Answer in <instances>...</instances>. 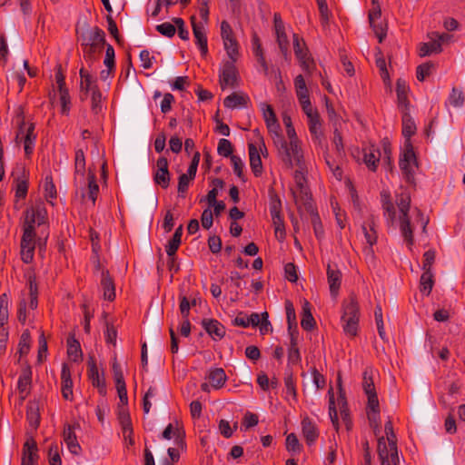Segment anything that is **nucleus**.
I'll return each mask as SVG.
<instances>
[{"label":"nucleus","mask_w":465,"mask_h":465,"mask_svg":"<svg viewBox=\"0 0 465 465\" xmlns=\"http://www.w3.org/2000/svg\"><path fill=\"white\" fill-rule=\"evenodd\" d=\"M273 143L277 148L278 156L288 169L294 166L301 170L304 168V156L302 143H287L284 136L276 135L273 137Z\"/></svg>","instance_id":"1"},{"label":"nucleus","mask_w":465,"mask_h":465,"mask_svg":"<svg viewBox=\"0 0 465 465\" xmlns=\"http://www.w3.org/2000/svg\"><path fill=\"white\" fill-rule=\"evenodd\" d=\"M387 441L384 437L378 440V455L381 465H398L400 458L396 445V436L392 422L388 420L384 425Z\"/></svg>","instance_id":"2"},{"label":"nucleus","mask_w":465,"mask_h":465,"mask_svg":"<svg viewBox=\"0 0 465 465\" xmlns=\"http://www.w3.org/2000/svg\"><path fill=\"white\" fill-rule=\"evenodd\" d=\"M27 280L28 292L22 293L17 310V319L22 324H25L28 318L27 306L32 311H35L38 306V287L36 278L35 274L31 273L28 275Z\"/></svg>","instance_id":"3"},{"label":"nucleus","mask_w":465,"mask_h":465,"mask_svg":"<svg viewBox=\"0 0 465 465\" xmlns=\"http://www.w3.org/2000/svg\"><path fill=\"white\" fill-rule=\"evenodd\" d=\"M15 123L18 125L15 140L17 143L21 141L24 142L25 153L27 156H29L33 153L36 135L34 133V124H30L25 128V112L22 106H18L15 111Z\"/></svg>","instance_id":"4"},{"label":"nucleus","mask_w":465,"mask_h":465,"mask_svg":"<svg viewBox=\"0 0 465 465\" xmlns=\"http://www.w3.org/2000/svg\"><path fill=\"white\" fill-rule=\"evenodd\" d=\"M400 169L408 183L414 181V169L417 167L416 155L410 141L405 144V149L400 157Z\"/></svg>","instance_id":"5"},{"label":"nucleus","mask_w":465,"mask_h":465,"mask_svg":"<svg viewBox=\"0 0 465 465\" xmlns=\"http://www.w3.org/2000/svg\"><path fill=\"white\" fill-rule=\"evenodd\" d=\"M77 40L81 43V46H92L104 45L105 44V34L104 32L95 26L92 29H76Z\"/></svg>","instance_id":"6"},{"label":"nucleus","mask_w":465,"mask_h":465,"mask_svg":"<svg viewBox=\"0 0 465 465\" xmlns=\"http://www.w3.org/2000/svg\"><path fill=\"white\" fill-rule=\"evenodd\" d=\"M381 16V11L378 0H372V7L369 12V22L375 35L379 39V43H381L387 35V25L380 21Z\"/></svg>","instance_id":"7"},{"label":"nucleus","mask_w":465,"mask_h":465,"mask_svg":"<svg viewBox=\"0 0 465 465\" xmlns=\"http://www.w3.org/2000/svg\"><path fill=\"white\" fill-rule=\"evenodd\" d=\"M235 62L225 61L220 69L219 83L223 90L227 87L234 88L237 85L238 72L234 64Z\"/></svg>","instance_id":"8"},{"label":"nucleus","mask_w":465,"mask_h":465,"mask_svg":"<svg viewBox=\"0 0 465 465\" xmlns=\"http://www.w3.org/2000/svg\"><path fill=\"white\" fill-rule=\"evenodd\" d=\"M21 259L25 263H30L34 258L35 247V232L32 231V227L24 229L21 239Z\"/></svg>","instance_id":"9"},{"label":"nucleus","mask_w":465,"mask_h":465,"mask_svg":"<svg viewBox=\"0 0 465 465\" xmlns=\"http://www.w3.org/2000/svg\"><path fill=\"white\" fill-rule=\"evenodd\" d=\"M117 416L124 440H128L130 446L134 445V430L128 408L120 407L117 411Z\"/></svg>","instance_id":"10"},{"label":"nucleus","mask_w":465,"mask_h":465,"mask_svg":"<svg viewBox=\"0 0 465 465\" xmlns=\"http://www.w3.org/2000/svg\"><path fill=\"white\" fill-rule=\"evenodd\" d=\"M261 108L262 111L263 119L272 139L273 140V137H276V135H282L281 126L278 123L273 108L267 104H262Z\"/></svg>","instance_id":"11"},{"label":"nucleus","mask_w":465,"mask_h":465,"mask_svg":"<svg viewBox=\"0 0 465 465\" xmlns=\"http://www.w3.org/2000/svg\"><path fill=\"white\" fill-rule=\"evenodd\" d=\"M88 366V377L94 387L98 389L100 394L104 395L106 393L105 380L104 374L99 373L98 367L94 357L90 356L87 361Z\"/></svg>","instance_id":"12"},{"label":"nucleus","mask_w":465,"mask_h":465,"mask_svg":"<svg viewBox=\"0 0 465 465\" xmlns=\"http://www.w3.org/2000/svg\"><path fill=\"white\" fill-rule=\"evenodd\" d=\"M79 427L77 423L67 424L63 431L64 441L68 450L74 455H78L82 450L75 435V430L79 429Z\"/></svg>","instance_id":"13"},{"label":"nucleus","mask_w":465,"mask_h":465,"mask_svg":"<svg viewBox=\"0 0 465 465\" xmlns=\"http://www.w3.org/2000/svg\"><path fill=\"white\" fill-rule=\"evenodd\" d=\"M85 175V156L84 150L78 148L74 154V183L76 187H82L84 184Z\"/></svg>","instance_id":"14"},{"label":"nucleus","mask_w":465,"mask_h":465,"mask_svg":"<svg viewBox=\"0 0 465 465\" xmlns=\"http://www.w3.org/2000/svg\"><path fill=\"white\" fill-rule=\"evenodd\" d=\"M153 181L163 189H166L169 186L170 173L168 170V161L165 157H160L157 160Z\"/></svg>","instance_id":"15"},{"label":"nucleus","mask_w":465,"mask_h":465,"mask_svg":"<svg viewBox=\"0 0 465 465\" xmlns=\"http://www.w3.org/2000/svg\"><path fill=\"white\" fill-rule=\"evenodd\" d=\"M366 242L369 244V247L366 248V252L368 253L372 254L373 250L372 246L377 242L378 235L376 232V222L373 216H371L367 219L366 222L363 223L361 226Z\"/></svg>","instance_id":"16"},{"label":"nucleus","mask_w":465,"mask_h":465,"mask_svg":"<svg viewBox=\"0 0 465 465\" xmlns=\"http://www.w3.org/2000/svg\"><path fill=\"white\" fill-rule=\"evenodd\" d=\"M193 36L195 44L199 46L202 55L205 56L208 53L207 36L203 25L195 22V17H191Z\"/></svg>","instance_id":"17"},{"label":"nucleus","mask_w":465,"mask_h":465,"mask_svg":"<svg viewBox=\"0 0 465 465\" xmlns=\"http://www.w3.org/2000/svg\"><path fill=\"white\" fill-rule=\"evenodd\" d=\"M61 385L63 398L66 401H73V381L70 368L66 363H64L62 366Z\"/></svg>","instance_id":"18"},{"label":"nucleus","mask_w":465,"mask_h":465,"mask_svg":"<svg viewBox=\"0 0 465 465\" xmlns=\"http://www.w3.org/2000/svg\"><path fill=\"white\" fill-rule=\"evenodd\" d=\"M203 327L213 340H222L225 335L224 326L214 319L203 320Z\"/></svg>","instance_id":"19"},{"label":"nucleus","mask_w":465,"mask_h":465,"mask_svg":"<svg viewBox=\"0 0 465 465\" xmlns=\"http://www.w3.org/2000/svg\"><path fill=\"white\" fill-rule=\"evenodd\" d=\"M38 460L36 442L28 439L23 447L22 465H34Z\"/></svg>","instance_id":"20"},{"label":"nucleus","mask_w":465,"mask_h":465,"mask_svg":"<svg viewBox=\"0 0 465 465\" xmlns=\"http://www.w3.org/2000/svg\"><path fill=\"white\" fill-rule=\"evenodd\" d=\"M327 280L331 296L336 297L341 287V272L332 265L328 264Z\"/></svg>","instance_id":"21"},{"label":"nucleus","mask_w":465,"mask_h":465,"mask_svg":"<svg viewBox=\"0 0 465 465\" xmlns=\"http://www.w3.org/2000/svg\"><path fill=\"white\" fill-rule=\"evenodd\" d=\"M250 167L256 177L262 173V163L258 147L253 143L248 144Z\"/></svg>","instance_id":"22"},{"label":"nucleus","mask_w":465,"mask_h":465,"mask_svg":"<svg viewBox=\"0 0 465 465\" xmlns=\"http://www.w3.org/2000/svg\"><path fill=\"white\" fill-rule=\"evenodd\" d=\"M341 318H360V308L354 294H351L343 301Z\"/></svg>","instance_id":"23"},{"label":"nucleus","mask_w":465,"mask_h":465,"mask_svg":"<svg viewBox=\"0 0 465 465\" xmlns=\"http://www.w3.org/2000/svg\"><path fill=\"white\" fill-rule=\"evenodd\" d=\"M302 431L308 445L313 444L319 437L316 425L308 417L302 420Z\"/></svg>","instance_id":"24"},{"label":"nucleus","mask_w":465,"mask_h":465,"mask_svg":"<svg viewBox=\"0 0 465 465\" xmlns=\"http://www.w3.org/2000/svg\"><path fill=\"white\" fill-rule=\"evenodd\" d=\"M101 286L104 291V297L108 301H113L115 298V288L114 280L109 274L107 270H103L101 274Z\"/></svg>","instance_id":"25"},{"label":"nucleus","mask_w":465,"mask_h":465,"mask_svg":"<svg viewBox=\"0 0 465 465\" xmlns=\"http://www.w3.org/2000/svg\"><path fill=\"white\" fill-rule=\"evenodd\" d=\"M291 341L288 350V363L298 364L301 361V354L298 348V331H291Z\"/></svg>","instance_id":"26"},{"label":"nucleus","mask_w":465,"mask_h":465,"mask_svg":"<svg viewBox=\"0 0 465 465\" xmlns=\"http://www.w3.org/2000/svg\"><path fill=\"white\" fill-rule=\"evenodd\" d=\"M408 85L405 80L400 78L396 83V93H397V101L398 106L402 108L404 111L408 109L409 100L407 96L408 93Z\"/></svg>","instance_id":"27"},{"label":"nucleus","mask_w":465,"mask_h":465,"mask_svg":"<svg viewBox=\"0 0 465 465\" xmlns=\"http://www.w3.org/2000/svg\"><path fill=\"white\" fill-rule=\"evenodd\" d=\"M381 153L373 147L363 150V162L371 171H376L378 163L380 162Z\"/></svg>","instance_id":"28"},{"label":"nucleus","mask_w":465,"mask_h":465,"mask_svg":"<svg viewBox=\"0 0 465 465\" xmlns=\"http://www.w3.org/2000/svg\"><path fill=\"white\" fill-rule=\"evenodd\" d=\"M208 379L211 382V385L214 389L218 390L223 387L227 381V376L223 368H215L210 371Z\"/></svg>","instance_id":"29"},{"label":"nucleus","mask_w":465,"mask_h":465,"mask_svg":"<svg viewBox=\"0 0 465 465\" xmlns=\"http://www.w3.org/2000/svg\"><path fill=\"white\" fill-rule=\"evenodd\" d=\"M430 42L423 43L419 48V55L421 57L430 55L432 53H440L442 48L440 47V42L436 41L432 34L430 35Z\"/></svg>","instance_id":"30"},{"label":"nucleus","mask_w":465,"mask_h":465,"mask_svg":"<svg viewBox=\"0 0 465 465\" xmlns=\"http://www.w3.org/2000/svg\"><path fill=\"white\" fill-rule=\"evenodd\" d=\"M32 382V371L30 368H25L22 371V373L19 376L17 388L23 398H25L28 392Z\"/></svg>","instance_id":"31"},{"label":"nucleus","mask_w":465,"mask_h":465,"mask_svg":"<svg viewBox=\"0 0 465 465\" xmlns=\"http://www.w3.org/2000/svg\"><path fill=\"white\" fill-rule=\"evenodd\" d=\"M292 195L296 204L304 205L306 208L312 207V195L308 187L292 189Z\"/></svg>","instance_id":"32"},{"label":"nucleus","mask_w":465,"mask_h":465,"mask_svg":"<svg viewBox=\"0 0 465 465\" xmlns=\"http://www.w3.org/2000/svg\"><path fill=\"white\" fill-rule=\"evenodd\" d=\"M247 100V96L238 93H232L223 100V105L226 108L234 109L238 106H245Z\"/></svg>","instance_id":"33"},{"label":"nucleus","mask_w":465,"mask_h":465,"mask_svg":"<svg viewBox=\"0 0 465 465\" xmlns=\"http://www.w3.org/2000/svg\"><path fill=\"white\" fill-rule=\"evenodd\" d=\"M79 74L81 77L80 88L82 91L85 92V94L93 91V88L98 87L95 84V79H94L89 72L84 67L80 69Z\"/></svg>","instance_id":"34"},{"label":"nucleus","mask_w":465,"mask_h":465,"mask_svg":"<svg viewBox=\"0 0 465 465\" xmlns=\"http://www.w3.org/2000/svg\"><path fill=\"white\" fill-rule=\"evenodd\" d=\"M400 229L404 240L411 247L413 244V232L409 216H400Z\"/></svg>","instance_id":"35"},{"label":"nucleus","mask_w":465,"mask_h":465,"mask_svg":"<svg viewBox=\"0 0 465 465\" xmlns=\"http://www.w3.org/2000/svg\"><path fill=\"white\" fill-rule=\"evenodd\" d=\"M88 187H87V195L88 198L92 201L93 205L95 204V201L97 199V195L99 193V185L96 182V176L94 172L89 170L88 171Z\"/></svg>","instance_id":"36"},{"label":"nucleus","mask_w":465,"mask_h":465,"mask_svg":"<svg viewBox=\"0 0 465 465\" xmlns=\"http://www.w3.org/2000/svg\"><path fill=\"white\" fill-rule=\"evenodd\" d=\"M338 382H339V386L341 387V379L340 378L338 379ZM340 391H341V388H340ZM338 401H339V403L341 404L340 412H341V419L345 423L346 429L348 430H350L351 429L352 423H351V420L350 418V412H349V409L347 406L345 397L341 392L340 393Z\"/></svg>","instance_id":"37"},{"label":"nucleus","mask_w":465,"mask_h":465,"mask_svg":"<svg viewBox=\"0 0 465 465\" xmlns=\"http://www.w3.org/2000/svg\"><path fill=\"white\" fill-rule=\"evenodd\" d=\"M252 41L253 53H254L255 56L257 57L258 63L262 66L264 74H267L269 68H268V64H267L264 55H263L260 39L256 35H254Z\"/></svg>","instance_id":"38"},{"label":"nucleus","mask_w":465,"mask_h":465,"mask_svg":"<svg viewBox=\"0 0 465 465\" xmlns=\"http://www.w3.org/2000/svg\"><path fill=\"white\" fill-rule=\"evenodd\" d=\"M416 124L409 113L404 112L402 115V134L408 140L415 134Z\"/></svg>","instance_id":"39"},{"label":"nucleus","mask_w":465,"mask_h":465,"mask_svg":"<svg viewBox=\"0 0 465 465\" xmlns=\"http://www.w3.org/2000/svg\"><path fill=\"white\" fill-rule=\"evenodd\" d=\"M360 318H341L342 329L346 335L354 337L357 335Z\"/></svg>","instance_id":"40"},{"label":"nucleus","mask_w":465,"mask_h":465,"mask_svg":"<svg viewBox=\"0 0 465 465\" xmlns=\"http://www.w3.org/2000/svg\"><path fill=\"white\" fill-rule=\"evenodd\" d=\"M285 312L289 333L291 334V331H298L294 306L289 300L285 302Z\"/></svg>","instance_id":"41"},{"label":"nucleus","mask_w":465,"mask_h":465,"mask_svg":"<svg viewBox=\"0 0 465 465\" xmlns=\"http://www.w3.org/2000/svg\"><path fill=\"white\" fill-rule=\"evenodd\" d=\"M396 203L398 205L401 215L409 216L411 196L408 193H401L396 195Z\"/></svg>","instance_id":"42"},{"label":"nucleus","mask_w":465,"mask_h":465,"mask_svg":"<svg viewBox=\"0 0 465 465\" xmlns=\"http://www.w3.org/2000/svg\"><path fill=\"white\" fill-rule=\"evenodd\" d=\"M434 284L432 272L423 271L420 276V292L425 295H430Z\"/></svg>","instance_id":"43"},{"label":"nucleus","mask_w":465,"mask_h":465,"mask_svg":"<svg viewBox=\"0 0 465 465\" xmlns=\"http://www.w3.org/2000/svg\"><path fill=\"white\" fill-rule=\"evenodd\" d=\"M272 224L274 227V234L279 242H283L286 237L284 221L282 215L272 217Z\"/></svg>","instance_id":"44"},{"label":"nucleus","mask_w":465,"mask_h":465,"mask_svg":"<svg viewBox=\"0 0 465 465\" xmlns=\"http://www.w3.org/2000/svg\"><path fill=\"white\" fill-rule=\"evenodd\" d=\"M309 120V131L312 137L316 140H319L322 136V124L320 121V115L314 114L312 117L308 118Z\"/></svg>","instance_id":"45"},{"label":"nucleus","mask_w":465,"mask_h":465,"mask_svg":"<svg viewBox=\"0 0 465 465\" xmlns=\"http://www.w3.org/2000/svg\"><path fill=\"white\" fill-rule=\"evenodd\" d=\"M329 394V415L332 423V426L336 430V431L339 430V420H338V413L335 407V400H334V394L332 391V388H331L328 391Z\"/></svg>","instance_id":"46"},{"label":"nucleus","mask_w":465,"mask_h":465,"mask_svg":"<svg viewBox=\"0 0 465 465\" xmlns=\"http://www.w3.org/2000/svg\"><path fill=\"white\" fill-rule=\"evenodd\" d=\"M223 46L231 61H236L239 56V45L236 38L223 41Z\"/></svg>","instance_id":"47"},{"label":"nucleus","mask_w":465,"mask_h":465,"mask_svg":"<svg viewBox=\"0 0 465 465\" xmlns=\"http://www.w3.org/2000/svg\"><path fill=\"white\" fill-rule=\"evenodd\" d=\"M27 420L33 429H36L40 423V415L35 403H30L26 411Z\"/></svg>","instance_id":"48"},{"label":"nucleus","mask_w":465,"mask_h":465,"mask_svg":"<svg viewBox=\"0 0 465 465\" xmlns=\"http://www.w3.org/2000/svg\"><path fill=\"white\" fill-rule=\"evenodd\" d=\"M103 47L104 45H96L95 47L89 45L82 47L84 59L89 64L94 63L97 60V54L102 51Z\"/></svg>","instance_id":"49"},{"label":"nucleus","mask_w":465,"mask_h":465,"mask_svg":"<svg viewBox=\"0 0 465 465\" xmlns=\"http://www.w3.org/2000/svg\"><path fill=\"white\" fill-rule=\"evenodd\" d=\"M67 353L74 361H77L82 356L80 343L74 337L67 340Z\"/></svg>","instance_id":"50"},{"label":"nucleus","mask_w":465,"mask_h":465,"mask_svg":"<svg viewBox=\"0 0 465 465\" xmlns=\"http://www.w3.org/2000/svg\"><path fill=\"white\" fill-rule=\"evenodd\" d=\"M9 299L6 293L0 296V325L4 326L8 321Z\"/></svg>","instance_id":"51"},{"label":"nucleus","mask_w":465,"mask_h":465,"mask_svg":"<svg viewBox=\"0 0 465 465\" xmlns=\"http://www.w3.org/2000/svg\"><path fill=\"white\" fill-rule=\"evenodd\" d=\"M15 198L16 200L25 199L28 192V182L24 178H17L15 180Z\"/></svg>","instance_id":"52"},{"label":"nucleus","mask_w":465,"mask_h":465,"mask_svg":"<svg viewBox=\"0 0 465 465\" xmlns=\"http://www.w3.org/2000/svg\"><path fill=\"white\" fill-rule=\"evenodd\" d=\"M362 388L366 394L376 391L373 379H372V370L371 369H366L363 371Z\"/></svg>","instance_id":"53"},{"label":"nucleus","mask_w":465,"mask_h":465,"mask_svg":"<svg viewBox=\"0 0 465 465\" xmlns=\"http://www.w3.org/2000/svg\"><path fill=\"white\" fill-rule=\"evenodd\" d=\"M275 33H276L279 47H280L281 51L282 52V54L286 56L288 54L289 42H288L287 35L284 32V27L281 28L280 25H278L277 30H275Z\"/></svg>","instance_id":"54"},{"label":"nucleus","mask_w":465,"mask_h":465,"mask_svg":"<svg viewBox=\"0 0 465 465\" xmlns=\"http://www.w3.org/2000/svg\"><path fill=\"white\" fill-rule=\"evenodd\" d=\"M382 198V208L385 212V215L393 222L395 219V208L391 202L389 194H381Z\"/></svg>","instance_id":"55"},{"label":"nucleus","mask_w":465,"mask_h":465,"mask_svg":"<svg viewBox=\"0 0 465 465\" xmlns=\"http://www.w3.org/2000/svg\"><path fill=\"white\" fill-rule=\"evenodd\" d=\"M232 150H233L232 144L229 140L223 138L219 141L218 147H217V153L221 156L231 158V156L233 155Z\"/></svg>","instance_id":"56"},{"label":"nucleus","mask_w":465,"mask_h":465,"mask_svg":"<svg viewBox=\"0 0 465 465\" xmlns=\"http://www.w3.org/2000/svg\"><path fill=\"white\" fill-rule=\"evenodd\" d=\"M48 459L50 465H62V460L59 453V447L57 443L53 442L49 446Z\"/></svg>","instance_id":"57"},{"label":"nucleus","mask_w":465,"mask_h":465,"mask_svg":"<svg viewBox=\"0 0 465 465\" xmlns=\"http://www.w3.org/2000/svg\"><path fill=\"white\" fill-rule=\"evenodd\" d=\"M449 103L453 107H461L464 103V96L461 90L452 88L451 93L449 96Z\"/></svg>","instance_id":"58"},{"label":"nucleus","mask_w":465,"mask_h":465,"mask_svg":"<svg viewBox=\"0 0 465 465\" xmlns=\"http://www.w3.org/2000/svg\"><path fill=\"white\" fill-rule=\"evenodd\" d=\"M286 450L290 452H300L302 446L295 433H290L286 437Z\"/></svg>","instance_id":"59"},{"label":"nucleus","mask_w":465,"mask_h":465,"mask_svg":"<svg viewBox=\"0 0 465 465\" xmlns=\"http://www.w3.org/2000/svg\"><path fill=\"white\" fill-rule=\"evenodd\" d=\"M436 257V252L432 249L428 250L423 254L422 270L432 272V265Z\"/></svg>","instance_id":"60"},{"label":"nucleus","mask_w":465,"mask_h":465,"mask_svg":"<svg viewBox=\"0 0 465 465\" xmlns=\"http://www.w3.org/2000/svg\"><path fill=\"white\" fill-rule=\"evenodd\" d=\"M91 93H92V97H91L92 111L94 114H98L102 109V105H101L102 93L100 92L98 87L93 88V91H91Z\"/></svg>","instance_id":"61"},{"label":"nucleus","mask_w":465,"mask_h":465,"mask_svg":"<svg viewBox=\"0 0 465 465\" xmlns=\"http://www.w3.org/2000/svg\"><path fill=\"white\" fill-rule=\"evenodd\" d=\"M194 178H191V176L187 173H183L179 176L178 179V193L180 196L184 197V193L187 192L190 182Z\"/></svg>","instance_id":"62"},{"label":"nucleus","mask_w":465,"mask_h":465,"mask_svg":"<svg viewBox=\"0 0 465 465\" xmlns=\"http://www.w3.org/2000/svg\"><path fill=\"white\" fill-rule=\"evenodd\" d=\"M45 197L46 200L55 199L56 198V189L55 185L53 183V179L50 176L45 177Z\"/></svg>","instance_id":"63"},{"label":"nucleus","mask_w":465,"mask_h":465,"mask_svg":"<svg viewBox=\"0 0 465 465\" xmlns=\"http://www.w3.org/2000/svg\"><path fill=\"white\" fill-rule=\"evenodd\" d=\"M156 30L161 35L171 38L175 35L176 27L174 26V25L169 22H164L163 24L156 25Z\"/></svg>","instance_id":"64"}]
</instances>
